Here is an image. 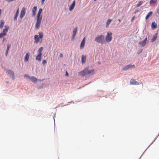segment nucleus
I'll list each match as a JSON object with an SVG mask.
<instances>
[{
    "label": "nucleus",
    "mask_w": 159,
    "mask_h": 159,
    "mask_svg": "<svg viewBox=\"0 0 159 159\" xmlns=\"http://www.w3.org/2000/svg\"><path fill=\"white\" fill-rule=\"evenodd\" d=\"M39 37L37 35H34V40L35 43H38L39 41V38L42 39L43 37V34L42 32H40L39 33Z\"/></svg>",
    "instance_id": "20e7f679"
},
{
    "label": "nucleus",
    "mask_w": 159,
    "mask_h": 159,
    "mask_svg": "<svg viewBox=\"0 0 159 159\" xmlns=\"http://www.w3.org/2000/svg\"><path fill=\"white\" fill-rule=\"evenodd\" d=\"M43 47H40L38 50V52H39V54H42V52L43 50Z\"/></svg>",
    "instance_id": "bb28decb"
},
{
    "label": "nucleus",
    "mask_w": 159,
    "mask_h": 159,
    "mask_svg": "<svg viewBox=\"0 0 159 159\" xmlns=\"http://www.w3.org/2000/svg\"><path fill=\"white\" fill-rule=\"evenodd\" d=\"M30 55V53L29 52L26 53L24 58L25 61H28Z\"/></svg>",
    "instance_id": "4468645a"
},
{
    "label": "nucleus",
    "mask_w": 159,
    "mask_h": 159,
    "mask_svg": "<svg viewBox=\"0 0 159 159\" xmlns=\"http://www.w3.org/2000/svg\"><path fill=\"white\" fill-rule=\"evenodd\" d=\"M10 46H11V45L10 44H8L7 45V48L6 51H9Z\"/></svg>",
    "instance_id": "c756f323"
},
{
    "label": "nucleus",
    "mask_w": 159,
    "mask_h": 159,
    "mask_svg": "<svg viewBox=\"0 0 159 159\" xmlns=\"http://www.w3.org/2000/svg\"><path fill=\"white\" fill-rule=\"evenodd\" d=\"M157 34H155L153 36V38L151 40V42H154L157 38Z\"/></svg>",
    "instance_id": "5701e85b"
},
{
    "label": "nucleus",
    "mask_w": 159,
    "mask_h": 159,
    "mask_svg": "<svg viewBox=\"0 0 159 159\" xmlns=\"http://www.w3.org/2000/svg\"><path fill=\"white\" fill-rule=\"evenodd\" d=\"M75 4V1L74 0L72 4L69 7V9L70 11H72L74 8Z\"/></svg>",
    "instance_id": "f8f14e48"
},
{
    "label": "nucleus",
    "mask_w": 159,
    "mask_h": 159,
    "mask_svg": "<svg viewBox=\"0 0 159 159\" xmlns=\"http://www.w3.org/2000/svg\"><path fill=\"white\" fill-rule=\"evenodd\" d=\"M152 11H150L146 16V19H148V17L152 15Z\"/></svg>",
    "instance_id": "393cba45"
},
{
    "label": "nucleus",
    "mask_w": 159,
    "mask_h": 159,
    "mask_svg": "<svg viewBox=\"0 0 159 159\" xmlns=\"http://www.w3.org/2000/svg\"><path fill=\"white\" fill-rule=\"evenodd\" d=\"M135 67V65H127L122 68L123 70H127L130 68H134Z\"/></svg>",
    "instance_id": "6e6552de"
},
{
    "label": "nucleus",
    "mask_w": 159,
    "mask_h": 159,
    "mask_svg": "<svg viewBox=\"0 0 159 159\" xmlns=\"http://www.w3.org/2000/svg\"><path fill=\"white\" fill-rule=\"evenodd\" d=\"M134 17H132V19H131V21H132L134 20Z\"/></svg>",
    "instance_id": "4c0bfd02"
},
{
    "label": "nucleus",
    "mask_w": 159,
    "mask_h": 159,
    "mask_svg": "<svg viewBox=\"0 0 159 159\" xmlns=\"http://www.w3.org/2000/svg\"><path fill=\"white\" fill-rule=\"evenodd\" d=\"M8 51H6V56H7V55L8 53Z\"/></svg>",
    "instance_id": "473e14b6"
},
{
    "label": "nucleus",
    "mask_w": 159,
    "mask_h": 159,
    "mask_svg": "<svg viewBox=\"0 0 159 159\" xmlns=\"http://www.w3.org/2000/svg\"><path fill=\"white\" fill-rule=\"evenodd\" d=\"M143 3V2L142 1H140L139 2L137 6H136L137 7H138L141 6Z\"/></svg>",
    "instance_id": "cd10ccee"
},
{
    "label": "nucleus",
    "mask_w": 159,
    "mask_h": 159,
    "mask_svg": "<svg viewBox=\"0 0 159 159\" xmlns=\"http://www.w3.org/2000/svg\"><path fill=\"white\" fill-rule=\"evenodd\" d=\"M5 23V21L4 20H2L0 21V28L2 29L3 26H4V25Z\"/></svg>",
    "instance_id": "4be33fe9"
},
{
    "label": "nucleus",
    "mask_w": 159,
    "mask_h": 159,
    "mask_svg": "<svg viewBox=\"0 0 159 159\" xmlns=\"http://www.w3.org/2000/svg\"><path fill=\"white\" fill-rule=\"evenodd\" d=\"M60 57H63V54L62 53H60Z\"/></svg>",
    "instance_id": "72a5a7b5"
},
{
    "label": "nucleus",
    "mask_w": 159,
    "mask_h": 159,
    "mask_svg": "<svg viewBox=\"0 0 159 159\" xmlns=\"http://www.w3.org/2000/svg\"><path fill=\"white\" fill-rule=\"evenodd\" d=\"M86 61V56L82 55V62L84 63Z\"/></svg>",
    "instance_id": "6ab92c4d"
},
{
    "label": "nucleus",
    "mask_w": 159,
    "mask_h": 159,
    "mask_svg": "<svg viewBox=\"0 0 159 159\" xmlns=\"http://www.w3.org/2000/svg\"><path fill=\"white\" fill-rule=\"evenodd\" d=\"M118 20L120 21V22L121 21V20L120 19H119Z\"/></svg>",
    "instance_id": "58836bf2"
},
{
    "label": "nucleus",
    "mask_w": 159,
    "mask_h": 159,
    "mask_svg": "<svg viewBox=\"0 0 159 159\" xmlns=\"http://www.w3.org/2000/svg\"><path fill=\"white\" fill-rule=\"evenodd\" d=\"M157 0H151L150 3V4L154 3L157 2Z\"/></svg>",
    "instance_id": "c85d7f7f"
},
{
    "label": "nucleus",
    "mask_w": 159,
    "mask_h": 159,
    "mask_svg": "<svg viewBox=\"0 0 159 159\" xmlns=\"http://www.w3.org/2000/svg\"><path fill=\"white\" fill-rule=\"evenodd\" d=\"M69 1H70V0H69Z\"/></svg>",
    "instance_id": "79ce46f5"
},
{
    "label": "nucleus",
    "mask_w": 159,
    "mask_h": 159,
    "mask_svg": "<svg viewBox=\"0 0 159 159\" xmlns=\"http://www.w3.org/2000/svg\"><path fill=\"white\" fill-rule=\"evenodd\" d=\"M88 67H86L84 70L79 72V74L81 76H84L88 74L87 72Z\"/></svg>",
    "instance_id": "423d86ee"
},
{
    "label": "nucleus",
    "mask_w": 159,
    "mask_h": 159,
    "mask_svg": "<svg viewBox=\"0 0 159 159\" xmlns=\"http://www.w3.org/2000/svg\"><path fill=\"white\" fill-rule=\"evenodd\" d=\"M152 28L153 29H156L157 27V25L156 23L155 22H153L151 25Z\"/></svg>",
    "instance_id": "412c9836"
},
{
    "label": "nucleus",
    "mask_w": 159,
    "mask_h": 159,
    "mask_svg": "<svg viewBox=\"0 0 159 159\" xmlns=\"http://www.w3.org/2000/svg\"><path fill=\"white\" fill-rule=\"evenodd\" d=\"M19 8H18V9L17 10L16 14L15 15L14 18V20H16L17 19V17H18V14L19 13Z\"/></svg>",
    "instance_id": "aec40b11"
},
{
    "label": "nucleus",
    "mask_w": 159,
    "mask_h": 159,
    "mask_svg": "<svg viewBox=\"0 0 159 159\" xmlns=\"http://www.w3.org/2000/svg\"><path fill=\"white\" fill-rule=\"evenodd\" d=\"M147 40V38H146L143 41L139 42V44L142 47L144 46L146 43Z\"/></svg>",
    "instance_id": "9b49d317"
},
{
    "label": "nucleus",
    "mask_w": 159,
    "mask_h": 159,
    "mask_svg": "<svg viewBox=\"0 0 159 159\" xmlns=\"http://www.w3.org/2000/svg\"><path fill=\"white\" fill-rule=\"evenodd\" d=\"M5 38L4 39H3V42H4L5 41Z\"/></svg>",
    "instance_id": "ea45409f"
},
{
    "label": "nucleus",
    "mask_w": 159,
    "mask_h": 159,
    "mask_svg": "<svg viewBox=\"0 0 159 159\" xmlns=\"http://www.w3.org/2000/svg\"><path fill=\"white\" fill-rule=\"evenodd\" d=\"M42 11V9L40 8L39 9L37 16V20L36 24H35V27L36 29L39 28L42 19V16H40V14Z\"/></svg>",
    "instance_id": "f257e3e1"
},
{
    "label": "nucleus",
    "mask_w": 159,
    "mask_h": 159,
    "mask_svg": "<svg viewBox=\"0 0 159 159\" xmlns=\"http://www.w3.org/2000/svg\"><path fill=\"white\" fill-rule=\"evenodd\" d=\"M47 63V61L46 60H43L42 62L43 64L44 65L45 64Z\"/></svg>",
    "instance_id": "2f4dec72"
},
{
    "label": "nucleus",
    "mask_w": 159,
    "mask_h": 159,
    "mask_svg": "<svg viewBox=\"0 0 159 159\" xmlns=\"http://www.w3.org/2000/svg\"><path fill=\"white\" fill-rule=\"evenodd\" d=\"M24 77H26V78H28L29 79H30V76L28 75H27V74H25L24 75Z\"/></svg>",
    "instance_id": "7c9ffc66"
},
{
    "label": "nucleus",
    "mask_w": 159,
    "mask_h": 159,
    "mask_svg": "<svg viewBox=\"0 0 159 159\" xmlns=\"http://www.w3.org/2000/svg\"><path fill=\"white\" fill-rule=\"evenodd\" d=\"M42 55V54H39L36 57V60L40 61H41Z\"/></svg>",
    "instance_id": "a211bd4d"
},
{
    "label": "nucleus",
    "mask_w": 159,
    "mask_h": 159,
    "mask_svg": "<svg viewBox=\"0 0 159 159\" xmlns=\"http://www.w3.org/2000/svg\"><path fill=\"white\" fill-rule=\"evenodd\" d=\"M45 0H42V4H43Z\"/></svg>",
    "instance_id": "f704fd0d"
},
{
    "label": "nucleus",
    "mask_w": 159,
    "mask_h": 159,
    "mask_svg": "<svg viewBox=\"0 0 159 159\" xmlns=\"http://www.w3.org/2000/svg\"><path fill=\"white\" fill-rule=\"evenodd\" d=\"M26 8L23 7L21 10L20 12V17L21 19H22L24 16L25 15V13Z\"/></svg>",
    "instance_id": "0eeeda50"
},
{
    "label": "nucleus",
    "mask_w": 159,
    "mask_h": 159,
    "mask_svg": "<svg viewBox=\"0 0 159 159\" xmlns=\"http://www.w3.org/2000/svg\"><path fill=\"white\" fill-rule=\"evenodd\" d=\"M88 74L93 75L95 73L94 70L93 69L91 70H89V67L87 69Z\"/></svg>",
    "instance_id": "dca6fc26"
},
{
    "label": "nucleus",
    "mask_w": 159,
    "mask_h": 159,
    "mask_svg": "<svg viewBox=\"0 0 159 159\" xmlns=\"http://www.w3.org/2000/svg\"><path fill=\"white\" fill-rule=\"evenodd\" d=\"M9 29V26L5 25L4 26L2 32L0 33V38H2L6 35Z\"/></svg>",
    "instance_id": "f03ea898"
},
{
    "label": "nucleus",
    "mask_w": 159,
    "mask_h": 159,
    "mask_svg": "<svg viewBox=\"0 0 159 159\" xmlns=\"http://www.w3.org/2000/svg\"><path fill=\"white\" fill-rule=\"evenodd\" d=\"M6 73L8 75H10L12 77L13 79H14V72L11 70H7L6 71Z\"/></svg>",
    "instance_id": "1a4fd4ad"
},
{
    "label": "nucleus",
    "mask_w": 159,
    "mask_h": 159,
    "mask_svg": "<svg viewBox=\"0 0 159 159\" xmlns=\"http://www.w3.org/2000/svg\"><path fill=\"white\" fill-rule=\"evenodd\" d=\"M30 79L34 82H36L37 81V79L34 76L30 77Z\"/></svg>",
    "instance_id": "b1692460"
},
{
    "label": "nucleus",
    "mask_w": 159,
    "mask_h": 159,
    "mask_svg": "<svg viewBox=\"0 0 159 159\" xmlns=\"http://www.w3.org/2000/svg\"><path fill=\"white\" fill-rule=\"evenodd\" d=\"M95 41L98 43H100L101 44L104 43L105 41L104 40V35H101L98 36L95 39Z\"/></svg>",
    "instance_id": "7ed1b4c3"
},
{
    "label": "nucleus",
    "mask_w": 159,
    "mask_h": 159,
    "mask_svg": "<svg viewBox=\"0 0 159 159\" xmlns=\"http://www.w3.org/2000/svg\"><path fill=\"white\" fill-rule=\"evenodd\" d=\"M142 50H141V51H140V52H141L142 51Z\"/></svg>",
    "instance_id": "a19ab883"
},
{
    "label": "nucleus",
    "mask_w": 159,
    "mask_h": 159,
    "mask_svg": "<svg viewBox=\"0 0 159 159\" xmlns=\"http://www.w3.org/2000/svg\"><path fill=\"white\" fill-rule=\"evenodd\" d=\"M66 76H68V72H67V71H66Z\"/></svg>",
    "instance_id": "c9c22d12"
},
{
    "label": "nucleus",
    "mask_w": 159,
    "mask_h": 159,
    "mask_svg": "<svg viewBox=\"0 0 159 159\" xmlns=\"http://www.w3.org/2000/svg\"><path fill=\"white\" fill-rule=\"evenodd\" d=\"M77 27H75L73 30V34H72V39H74L75 36L77 32Z\"/></svg>",
    "instance_id": "ddd939ff"
},
{
    "label": "nucleus",
    "mask_w": 159,
    "mask_h": 159,
    "mask_svg": "<svg viewBox=\"0 0 159 159\" xmlns=\"http://www.w3.org/2000/svg\"><path fill=\"white\" fill-rule=\"evenodd\" d=\"M130 84L133 85H139V84L138 82L136 81L135 80L132 79L130 80Z\"/></svg>",
    "instance_id": "9d476101"
},
{
    "label": "nucleus",
    "mask_w": 159,
    "mask_h": 159,
    "mask_svg": "<svg viewBox=\"0 0 159 159\" xmlns=\"http://www.w3.org/2000/svg\"><path fill=\"white\" fill-rule=\"evenodd\" d=\"M37 10V7L36 6H34L32 10V12L33 13L32 16H34L36 15V12Z\"/></svg>",
    "instance_id": "2eb2a0df"
},
{
    "label": "nucleus",
    "mask_w": 159,
    "mask_h": 159,
    "mask_svg": "<svg viewBox=\"0 0 159 159\" xmlns=\"http://www.w3.org/2000/svg\"><path fill=\"white\" fill-rule=\"evenodd\" d=\"M85 37L83 39L82 41V42H81V43L80 44V48H83L85 45Z\"/></svg>",
    "instance_id": "f3484780"
},
{
    "label": "nucleus",
    "mask_w": 159,
    "mask_h": 159,
    "mask_svg": "<svg viewBox=\"0 0 159 159\" xmlns=\"http://www.w3.org/2000/svg\"><path fill=\"white\" fill-rule=\"evenodd\" d=\"M112 32H107V34L106 37V40L107 42L109 43L111 41L112 39Z\"/></svg>",
    "instance_id": "39448f33"
},
{
    "label": "nucleus",
    "mask_w": 159,
    "mask_h": 159,
    "mask_svg": "<svg viewBox=\"0 0 159 159\" xmlns=\"http://www.w3.org/2000/svg\"><path fill=\"white\" fill-rule=\"evenodd\" d=\"M138 11H139V10H136V11H135L134 12V13L136 14V13H137Z\"/></svg>",
    "instance_id": "e433bc0d"
},
{
    "label": "nucleus",
    "mask_w": 159,
    "mask_h": 159,
    "mask_svg": "<svg viewBox=\"0 0 159 159\" xmlns=\"http://www.w3.org/2000/svg\"><path fill=\"white\" fill-rule=\"evenodd\" d=\"M111 21V20L109 19L108 20L106 23V27H107Z\"/></svg>",
    "instance_id": "a878e982"
}]
</instances>
